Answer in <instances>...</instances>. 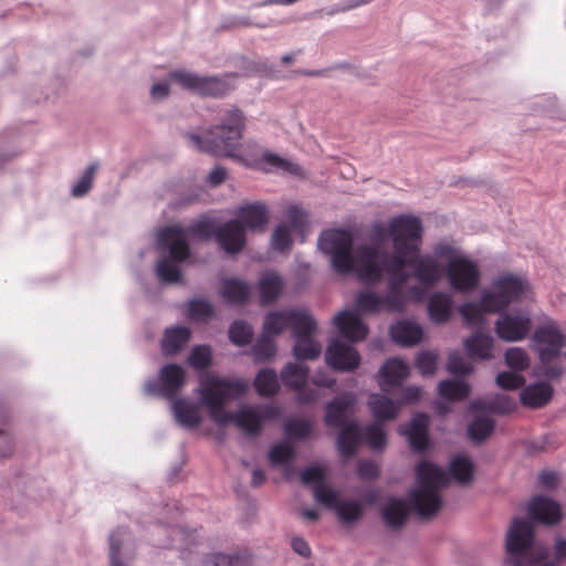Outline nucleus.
Returning a JSON list of instances; mask_svg holds the SVG:
<instances>
[{
    "label": "nucleus",
    "instance_id": "f257e3e1",
    "mask_svg": "<svg viewBox=\"0 0 566 566\" xmlns=\"http://www.w3.org/2000/svg\"><path fill=\"white\" fill-rule=\"evenodd\" d=\"M248 388L249 385L245 380L210 375L200 380L199 394L202 403L208 408L210 419L217 426L226 427L233 422L247 434L258 436L263 423L275 419L280 411L271 405L259 408L244 407L235 412L227 411V402L244 396Z\"/></svg>",
    "mask_w": 566,
    "mask_h": 566
},
{
    "label": "nucleus",
    "instance_id": "f03ea898",
    "mask_svg": "<svg viewBox=\"0 0 566 566\" xmlns=\"http://www.w3.org/2000/svg\"><path fill=\"white\" fill-rule=\"evenodd\" d=\"M290 328L295 339L293 355L298 360H314L322 353V345L315 340L317 322L307 310H284L271 312L263 323V335L253 346L258 359H271L276 353L273 336Z\"/></svg>",
    "mask_w": 566,
    "mask_h": 566
},
{
    "label": "nucleus",
    "instance_id": "7ed1b4c3",
    "mask_svg": "<svg viewBox=\"0 0 566 566\" xmlns=\"http://www.w3.org/2000/svg\"><path fill=\"white\" fill-rule=\"evenodd\" d=\"M394 253L390 270L400 272L407 266L413 269L416 280L427 286L434 285L441 277L442 271L438 261L431 255H420L422 243V222L418 217L400 214L390 221Z\"/></svg>",
    "mask_w": 566,
    "mask_h": 566
},
{
    "label": "nucleus",
    "instance_id": "20e7f679",
    "mask_svg": "<svg viewBox=\"0 0 566 566\" xmlns=\"http://www.w3.org/2000/svg\"><path fill=\"white\" fill-rule=\"evenodd\" d=\"M392 253L379 245H366L359 250V280L366 283H378L384 274L389 275L387 293L385 295L386 311L401 312L405 308L406 301L402 286L409 280V274L401 270L392 272L390 261Z\"/></svg>",
    "mask_w": 566,
    "mask_h": 566
},
{
    "label": "nucleus",
    "instance_id": "39448f33",
    "mask_svg": "<svg viewBox=\"0 0 566 566\" xmlns=\"http://www.w3.org/2000/svg\"><path fill=\"white\" fill-rule=\"evenodd\" d=\"M245 129V117L237 107L227 111L220 125L212 127L203 138L187 134L189 146L200 153L233 157L240 146Z\"/></svg>",
    "mask_w": 566,
    "mask_h": 566
},
{
    "label": "nucleus",
    "instance_id": "423d86ee",
    "mask_svg": "<svg viewBox=\"0 0 566 566\" xmlns=\"http://www.w3.org/2000/svg\"><path fill=\"white\" fill-rule=\"evenodd\" d=\"M416 476L419 486L409 494L410 506L420 517L434 516L442 505L439 490L448 484L449 478L440 467L428 461L418 464Z\"/></svg>",
    "mask_w": 566,
    "mask_h": 566
},
{
    "label": "nucleus",
    "instance_id": "0eeeda50",
    "mask_svg": "<svg viewBox=\"0 0 566 566\" xmlns=\"http://www.w3.org/2000/svg\"><path fill=\"white\" fill-rule=\"evenodd\" d=\"M533 348L537 353L542 374L551 379H559L565 374L562 364V350L566 347V334H564L553 319H547L536 327L532 336Z\"/></svg>",
    "mask_w": 566,
    "mask_h": 566
},
{
    "label": "nucleus",
    "instance_id": "6e6552de",
    "mask_svg": "<svg viewBox=\"0 0 566 566\" xmlns=\"http://www.w3.org/2000/svg\"><path fill=\"white\" fill-rule=\"evenodd\" d=\"M367 244L353 249V235L344 229L324 231L318 239L319 249L331 255L334 270L340 274L355 273L359 277V250Z\"/></svg>",
    "mask_w": 566,
    "mask_h": 566
},
{
    "label": "nucleus",
    "instance_id": "1a4fd4ad",
    "mask_svg": "<svg viewBox=\"0 0 566 566\" xmlns=\"http://www.w3.org/2000/svg\"><path fill=\"white\" fill-rule=\"evenodd\" d=\"M534 527L530 521L514 520L506 537V551L513 566H555L547 552L533 554Z\"/></svg>",
    "mask_w": 566,
    "mask_h": 566
},
{
    "label": "nucleus",
    "instance_id": "9d476101",
    "mask_svg": "<svg viewBox=\"0 0 566 566\" xmlns=\"http://www.w3.org/2000/svg\"><path fill=\"white\" fill-rule=\"evenodd\" d=\"M492 291L483 293V304L489 310L504 312L512 303L521 302L530 292L526 277L513 273L501 274L492 282Z\"/></svg>",
    "mask_w": 566,
    "mask_h": 566
},
{
    "label": "nucleus",
    "instance_id": "9b49d317",
    "mask_svg": "<svg viewBox=\"0 0 566 566\" xmlns=\"http://www.w3.org/2000/svg\"><path fill=\"white\" fill-rule=\"evenodd\" d=\"M169 77L182 88L202 96L222 97L233 90V86L226 78L219 76H200L191 72L177 70L170 72Z\"/></svg>",
    "mask_w": 566,
    "mask_h": 566
},
{
    "label": "nucleus",
    "instance_id": "f8f14e48",
    "mask_svg": "<svg viewBox=\"0 0 566 566\" xmlns=\"http://www.w3.org/2000/svg\"><path fill=\"white\" fill-rule=\"evenodd\" d=\"M186 384V373L180 365L167 364L160 371L157 380H148L144 390L147 395L160 396L168 400L177 399L178 394Z\"/></svg>",
    "mask_w": 566,
    "mask_h": 566
},
{
    "label": "nucleus",
    "instance_id": "ddd939ff",
    "mask_svg": "<svg viewBox=\"0 0 566 566\" xmlns=\"http://www.w3.org/2000/svg\"><path fill=\"white\" fill-rule=\"evenodd\" d=\"M447 277L453 290L468 293L479 286L481 273L473 261L467 258H455L448 263Z\"/></svg>",
    "mask_w": 566,
    "mask_h": 566
},
{
    "label": "nucleus",
    "instance_id": "4468645a",
    "mask_svg": "<svg viewBox=\"0 0 566 566\" xmlns=\"http://www.w3.org/2000/svg\"><path fill=\"white\" fill-rule=\"evenodd\" d=\"M532 328V321L527 313H503L495 322L496 335L505 342L524 339Z\"/></svg>",
    "mask_w": 566,
    "mask_h": 566
},
{
    "label": "nucleus",
    "instance_id": "2eb2a0df",
    "mask_svg": "<svg viewBox=\"0 0 566 566\" xmlns=\"http://www.w3.org/2000/svg\"><path fill=\"white\" fill-rule=\"evenodd\" d=\"M157 241L160 249L169 251V256L176 263L186 261L190 255L185 230L178 226H169L161 229Z\"/></svg>",
    "mask_w": 566,
    "mask_h": 566
},
{
    "label": "nucleus",
    "instance_id": "dca6fc26",
    "mask_svg": "<svg viewBox=\"0 0 566 566\" xmlns=\"http://www.w3.org/2000/svg\"><path fill=\"white\" fill-rule=\"evenodd\" d=\"M325 360L335 370L352 371L358 368L360 355L353 345L333 339L326 349Z\"/></svg>",
    "mask_w": 566,
    "mask_h": 566
},
{
    "label": "nucleus",
    "instance_id": "f3484780",
    "mask_svg": "<svg viewBox=\"0 0 566 566\" xmlns=\"http://www.w3.org/2000/svg\"><path fill=\"white\" fill-rule=\"evenodd\" d=\"M310 369L298 363H289L281 371V378L285 386L300 390L298 397L303 402H313L318 398L316 389H305L303 386L308 379Z\"/></svg>",
    "mask_w": 566,
    "mask_h": 566
},
{
    "label": "nucleus",
    "instance_id": "a211bd4d",
    "mask_svg": "<svg viewBox=\"0 0 566 566\" xmlns=\"http://www.w3.org/2000/svg\"><path fill=\"white\" fill-rule=\"evenodd\" d=\"M216 241L228 254H237L241 252L245 245L244 227L239 220H229L218 227Z\"/></svg>",
    "mask_w": 566,
    "mask_h": 566
},
{
    "label": "nucleus",
    "instance_id": "6ab92c4d",
    "mask_svg": "<svg viewBox=\"0 0 566 566\" xmlns=\"http://www.w3.org/2000/svg\"><path fill=\"white\" fill-rule=\"evenodd\" d=\"M356 397L353 394H343L325 407L324 421L327 427L340 428L347 424V418L354 412Z\"/></svg>",
    "mask_w": 566,
    "mask_h": 566
},
{
    "label": "nucleus",
    "instance_id": "aec40b11",
    "mask_svg": "<svg viewBox=\"0 0 566 566\" xmlns=\"http://www.w3.org/2000/svg\"><path fill=\"white\" fill-rule=\"evenodd\" d=\"M531 518L546 525H554L562 520V509L558 502L543 496H534L527 506Z\"/></svg>",
    "mask_w": 566,
    "mask_h": 566
},
{
    "label": "nucleus",
    "instance_id": "412c9836",
    "mask_svg": "<svg viewBox=\"0 0 566 566\" xmlns=\"http://www.w3.org/2000/svg\"><path fill=\"white\" fill-rule=\"evenodd\" d=\"M334 324L339 333L350 342L364 340L368 334V327L360 317L352 311H342L334 317Z\"/></svg>",
    "mask_w": 566,
    "mask_h": 566
},
{
    "label": "nucleus",
    "instance_id": "4be33fe9",
    "mask_svg": "<svg viewBox=\"0 0 566 566\" xmlns=\"http://www.w3.org/2000/svg\"><path fill=\"white\" fill-rule=\"evenodd\" d=\"M429 417L426 413H417L407 429H400V432L408 439L410 448L416 452H423L428 448L429 437Z\"/></svg>",
    "mask_w": 566,
    "mask_h": 566
},
{
    "label": "nucleus",
    "instance_id": "5701e85b",
    "mask_svg": "<svg viewBox=\"0 0 566 566\" xmlns=\"http://www.w3.org/2000/svg\"><path fill=\"white\" fill-rule=\"evenodd\" d=\"M238 219L244 229L263 231L268 221L269 212L266 206L260 202L240 207L237 211Z\"/></svg>",
    "mask_w": 566,
    "mask_h": 566
},
{
    "label": "nucleus",
    "instance_id": "b1692460",
    "mask_svg": "<svg viewBox=\"0 0 566 566\" xmlns=\"http://www.w3.org/2000/svg\"><path fill=\"white\" fill-rule=\"evenodd\" d=\"M363 442V430L355 421L340 427L337 437V447L339 453L345 458H352L357 452Z\"/></svg>",
    "mask_w": 566,
    "mask_h": 566
},
{
    "label": "nucleus",
    "instance_id": "393cba45",
    "mask_svg": "<svg viewBox=\"0 0 566 566\" xmlns=\"http://www.w3.org/2000/svg\"><path fill=\"white\" fill-rule=\"evenodd\" d=\"M368 407L376 422L379 423L396 419L400 411V403L379 394L370 395L368 399Z\"/></svg>",
    "mask_w": 566,
    "mask_h": 566
},
{
    "label": "nucleus",
    "instance_id": "a878e982",
    "mask_svg": "<svg viewBox=\"0 0 566 566\" xmlns=\"http://www.w3.org/2000/svg\"><path fill=\"white\" fill-rule=\"evenodd\" d=\"M191 331L186 326L166 328L161 339V352L165 356L178 354L190 340Z\"/></svg>",
    "mask_w": 566,
    "mask_h": 566
},
{
    "label": "nucleus",
    "instance_id": "bb28decb",
    "mask_svg": "<svg viewBox=\"0 0 566 566\" xmlns=\"http://www.w3.org/2000/svg\"><path fill=\"white\" fill-rule=\"evenodd\" d=\"M390 335L395 343L409 347L421 342L423 332L418 324L399 321L390 327Z\"/></svg>",
    "mask_w": 566,
    "mask_h": 566
},
{
    "label": "nucleus",
    "instance_id": "cd10ccee",
    "mask_svg": "<svg viewBox=\"0 0 566 566\" xmlns=\"http://www.w3.org/2000/svg\"><path fill=\"white\" fill-rule=\"evenodd\" d=\"M220 294L226 302L242 305L248 302L251 287L247 282L239 279H223L221 281Z\"/></svg>",
    "mask_w": 566,
    "mask_h": 566
},
{
    "label": "nucleus",
    "instance_id": "c85d7f7f",
    "mask_svg": "<svg viewBox=\"0 0 566 566\" xmlns=\"http://www.w3.org/2000/svg\"><path fill=\"white\" fill-rule=\"evenodd\" d=\"M553 387L545 382H537L525 387L521 391V402L530 408H541L549 402Z\"/></svg>",
    "mask_w": 566,
    "mask_h": 566
},
{
    "label": "nucleus",
    "instance_id": "c756f323",
    "mask_svg": "<svg viewBox=\"0 0 566 566\" xmlns=\"http://www.w3.org/2000/svg\"><path fill=\"white\" fill-rule=\"evenodd\" d=\"M282 277L273 272H265L259 281L260 302L263 305L274 303L283 291Z\"/></svg>",
    "mask_w": 566,
    "mask_h": 566
},
{
    "label": "nucleus",
    "instance_id": "7c9ffc66",
    "mask_svg": "<svg viewBox=\"0 0 566 566\" xmlns=\"http://www.w3.org/2000/svg\"><path fill=\"white\" fill-rule=\"evenodd\" d=\"M382 378V390L387 391L386 386H398L409 376V367L399 358L388 359L380 369Z\"/></svg>",
    "mask_w": 566,
    "mask_h": 566
},
{
    "label": "nucleus",
    "instance_id": "2f4dec72",
    "mask_svg": "<svg viewBox=\"0 0 566 566\" xmlns=\"http://www.w3.org/2000/svg\"><path fill=\"white\" fill-rule=\"evenodd\" d=\"M452 313V298L449 294L437 292L431 295L428 302V314L436 324H443L449 321Z\"/></svg>",
    "mask_w": 566,
    "mask_h": 566
},
{
    "label": "nucleus",
    "instance_id": "473e14b6",
    "mask_svg": "<svg viewBox=\"0 0 566 566\" xmlns=\"http://www.w3.org/2000/svg\"><path fill=\"white\" fill-rule=\"evenodd\" d=\"M465 349L471 358L490 359L493 347V338L489 334L475 333L464 343Z\"/></svg>",
    "mask_w": 566,
    "mask_h": 566
},
{
    "label": "nucleus",
    "instance_id": "72a5a7b5",
    "mask_svg": "<svg viewBox=\"0 0 566 566\" xmlns=\"http://www.w3.org/2000/svg\"><path fill=\"white\" fill-rule=\"evenodd\" d=\"M252 556L247 552H238L232 555L211 554L206 556L200 566H250Z\"/></svg>",
    "mask_w": 566,
    "mask_h": 566
},
{
    "label": "nucleus",
    "instance_id": "f704fd0d",
    "mask_svg": "<svg viewBox=\"0 0 566 566\" xmlns=\"http://www.w3.org/2000/svg\"><path fill=\"white\" fill-rule=\"evenodd\" d=\"M408 516V510L402 500H390L382 510V518L390 528H400Z\"/></svg>",
    "mask_w": 566,
    "mask_h": 566
},
{
    "label": "nucleus",
    "instance_id": "c9c22d12",
    "mask_svg": "<svg viewBox=\"0 0 566 566\" xmlns=\"http://www.w3.org/2000/svg\"><path fill=\"white\" fill-rule=\"evenodd\" d=\"M171 401L175 416L181 424L190 428L199 426L201 419L196 406L189 403L186 399L177 398Z\"/></svg>",
    "mask_w": 566,
    "mask_h": 566
},
{
    "label": "nucleus",
    "instance_id": "e433bc0d",
    "mask_svg": "<svg viewBox=\"0 0 566 566\" xmlns=\"http://www.w3.org/2000/svg\"><path fill=\"white\" fill-rule=\"evenodd\" d=\"M355 306L361 313H379L386 310L385 296H380L376 292L363 291L356 295Z\"/></svg>",
    "mask_w": 566,
    "mask_h": 566
},
{
    "label": "nucleus",
    "instance_id": "4c0bfd02",
    "mask_svg": "<svg viewBox=\"0 0 566 566\" xmlns=\"http://www.w3.org/2000/svg\"><path fill=\"white\" fill-rule=\"evenodd\" d=\"M254 388L263 397L276 395L280 388L276 373L270 368L260 370L254 379Z\"/></svg>",
    "mask_w": 566,
    "mask_h": 566
},
{
    "label": "nucleus",
    "instance_id": "58836bf2",
    "mask_svg": "<svg viewBox=\"0 0 566 566\" xmlns=\"http://www.w3.org/2000/svg\"><path fill=\"white\" fill-rule=\"evenodd\" d=\"M438 390L441 397L452 401L463 400L470 395V386L463 380H443Z\"/></svg>",
    "mask_w": 566,
    "mask_h": 566
},
{
    "label": "nucleus",
    "instance_id": "ea45409f",
    "mask_svg": "<svg viewBox=\"0 0 566 566\" xmlns=\"http://www.w3.org/2000/svg\"><path fill=\"white\" fill-rule=\"evenodd\" d=\"M459 312L468 325L482 323L485 313H499L497 311L489 310L488 305L483 304V295L480 302H467L462 304Z\"/></svg>",
    "mask_w": 566,
    "mask_h": 566
},
{
    "label": "nucleus",
    "instance_id": "a19ab883",
    "mask_svg": "<svg viewBox=\"0 0 566 566\" xmlns=\"http://www.w3.org/2000/svg\"><path fill=\"white\" fill-rule=\"evenodd\" d=\"M450 475L460 484H468L473 480L474 467L468 458L455 457L449 467Z\"/></svg>",
    "mask_w": 566,
    "mask_h": 566
},
{
    "label": "nucleus",
    "instance_id": "79ce46f5",
    "mask_svg": "<svg viewBox=\"0 0 566 566\" xmlns=\"http://www.w3.org/2000/svg\"><path fill=\"white\" fill-rule=\"evenodd\" d=\"M363 442L375 451L382 450L387 444V436L381 423L375 422L367 426L363 431Z\"/></svg>",
    "mask_w": 566,
    "mask_h": 566
},
{
    "label": "nucleus",
    "instance_id": "37998d69",
    "mask_svg": "<svg viewBox=\"0 0 566 566\" xmlns=\"http://www.w3.org/2000/svg\"><path fill=\"white\" fill-rule=\"evenodd\" d=\"M494 421L488 417L475 418L468 428L469 437L475 442H482L491 436L494 430Z\"/></svg>",
    "mask_w": 566,
    "mask_h": 566
},
{
    "label": "nucleus",
    "instance_id": "c03bdc74",
    "mask_svg": "<svg viewBox=\"0 0 566 566\" xmlns=\"http://www.w3.org/2000/svg\"><path fill=\"white\" fill-rule=\"evenodd\" d=\"M295 458V449L287 442L274 444L269 451V461L272 465H283Z\"/></svg>",
    "mask_w": 566,
    "mask_h": 566
},
{
    "label": "nucleus",
    "instance_id": "a18cd8bd",
    "mask_svg": "<svg viewBox=\"0 0 566 566\" xmlns=\"http://www.w3.org/2000/svg\"><path fill=\"white\" fill-rule=\"evenodd\" d=\"M156 272L160 281L166 283H178L181 280V272L176 262H170L167 258L158 260Z\"/></svg>",
    "mask_w": 566,
    "mask_h": 566
},
{
    "label": "nucleus",
    "instance_id": "49530a36",
    "mask_svg": "<svg viewBox=\"0 0 566 566\" xmlns=\"http://www.w3.org/2000/svg\"><path fill=\"white\" fill-rule=\"evenodd\" d=\"M253 336L252 327L242 321H237L229 328L230 340L238 346H244L251 343Z\"/></svg>",
    "mask_w": 566,
    "mask_h": 566
},
{
    "label": "nucleus",
    "instance_id": "de8ad7c7",
    "mask_svg": "<svg viewBox=\"0 0 566 566\" xmlns=\"http://www.w3.org/2000/svg\"><path fill=\"white\" fill-rule=\"evenodd\" d=\"M505 363L510 368L523 371L530 367L531 360L525 349L513 347L506 350Z\"/></svg>",
    "mask_w": 566,
    "mask_h": 566
},
{
    "label": "nucleus",
    "instance_id": "09e8293b",
    "mask_svg": "<svg viewBox=\"0 0 566 566\" xmlns=\"http://www.w3.org/2000/svg\"><path fill=\"white\" fill-rule=\"evenodd\" d=\"M212 359V353L209 346L198 345L192 348L188 356V363L196 369L207 368Z\"/></svg>",
    "mask_w": 566,
    "mask_h": 566
},
{
    "label": "nucleus",
    "instance_id": "8fccbe9b",
    "mask_svg": "<svg viewBox=\"0 0 566 566\" xmlns=\"http://www.w3.org/2000/svg\"><path fill=\"white\" fill-rule=\"evenodd\" d=\"M336 510L339 520L344 523L356 522L363 515L361 505L355 501L339 502Z\"/></svg>",
    "mask_w": 566,
    "mask_h": 566
},
{
    "label": "nucleus",
    "instance_id": "3c124183",
    "mask_svg": "<svg viewBox=\"0 0 566 566\" xmlns=\"http://www.w3.org/2000/svg\"><path fill=\"white\" fill-rule=\"evenodd\" d=\"M97 169H98V164H96V163L91 164L86 168L83 176L72 188L73 197H83L91 190Z\"/></svg>",
    "mask_w": 566,
    "mask_h": 566
},
{
    "label": "nucleus",
    "instance_id": "603ef678",
    "mask_svg": "<svg viewBox=\"0 0 566 566\" xmlns=\"http://www.w3.org/2000/svg\"><path fill=\"white\" fill-rule=\"evenodd\" d=\"M292 230L287 224H279L272 234L271 244L276 251L284 252L292 245Z\"/></svg>",
    "mask_w": 566,
    "mask_h": 566
},
{
    "label": "nucleus",
    "instance_id": "864d4df0",
    "mask_svg": "<svg viewBox=\"0 0 566 566\" xmlns=\"http://www.w3.org/2000/svg\"><path fill=\"white\" fill-rule=\"evenodd\" d=\"M312 426L308 421L302 419H291L284 424V432L290 438L304 440L310 437Z\"/></svg>",
    "mask_w": 566,
    "mask_h": 566
},
{
    "label": "nucleus",
    "instance_id": "5fc2aeb1",
    "mask_svg": "<svg viewBox=\"0 0 566 566\" xmlns=\"http://www.w3.org/2000/svg\"><path fill=\"white\" fill-rule=\"evenodd\" d=\"M217 230L218 227L216 226L214 221L205 219L190 226L187 232L193 238L209 240L211 238L216 239Z\"/></svg>",
    "mask_w": 566,
    "mask_h": 566
},
{
    "label": "nucleus",
    "instance_id": "6e6d98bb",
    "mask_svg": "<svg viewBox=\"0 0 566 566\" xmlns=\"http://www.w3.org/2000/svg\"><path fill=\"white\" fill-rule=\"evenodd\" d=\"M213 315V306L207 300H192L188 304V317L193 321L209 318Z\"/></svg>",
    "mask_w": 566,
    "mask_h": 566
},
{
    "label": "nucleus",
    "instance_id": "4d7b16f0",
    "mask_svg": "<svg viewBox=\"0 0 566 566\" xmlns=\"http://www.w3.org/2000/svg\"><path fill=\"white\" fill-rule=\"evenodd\" d=\"M263 159L266 164H269L273 167L280 168L284 171H287L292 175H300L302 172V168L300 165H297L296 163L286 160L276 154L266 151L263 154Z\"/></svg>",
    "mask_w": 566,
    "mask_h": 566
},
{
    "label": "nucleus",
    "instance_id": "13d9d810",
    "mask_svg": "<svg viewBox=\"0 0 566 566\" xmlns=\"http://www.w3.org/2000/svg\"><path fill=\"white\" fill-rule=\"evenodd\" d=\"M496 385L505 390H514L525 385V378L517 373L502 371L496 376Z\"/></svg>",
    "mask_w": 566,
    "mask_h": 566
},
{
    "label": "nucleus",
    "instance_id": "bf43d9fd",
    "mask_svg": "<svg viewBox=\"0 0 566 566\" xmlns=\"http://www.w3.org/2000/svg\"><path fill=\"white\" fill-rule=\"evenodd\" d=\"M488 408L500 415L511 413L516 409V401L507 395H497L488 403Z\"/></svg>",
    "mask_w": 566,
    "mask_h": 566
},
{
    "label": "nucleus",
    "instance_id": "052dcab7",
    "mask_svg": "<svg viewBox=\"0 0 566 566\" xmlns=\"http://www.w3.org/2000/svg\"><path fill=\"white\" fill-rule=\"evenodd\" d=\"M394 218H391L389 221H388V224L386 226L384 222L381 221H376L374 222L371 226H370V231H369V239H370V243L369 244H377L379 245L380 248L387 250L384 245V241L389 237L392 239L389 230H390V221L392 220Z\"/></svg>",
    "mask_w": 566,
    "mask_h": 566
},
{
    "label": "nucleus",
    "instance_id": "680f3d73",
    "mask_svg": "<svg viewBox=\"0 0 566 566\" xmlns=\"http://www.w3.org/2000/svg\"><path fill=\"white\" fill-rule=\"evenodd\" d=\"M315 500L329 509H336L339 501L334 490L325 484H318L314 488Z\"/></svg>",
    "mask_w": 566,
    "mask_h": 566
},
{
    "label": "nucleus",
    "instance_id": "e2e57ef3",
    "mask_svg": "<svg viewBox=\"0 0 566 566\" xmlns=\"http://www.w3.org/2000/svg\"><path fill=\"white\" fill-rule=\"evenodd\" d=\"M447 369L452 375H469L472 371V366L468 364L461 355L452 353L449 355Z\"/></svg>",
    "mask_w": 566,
    "mask_h": 566
},
{
    "label": "nucleus",
    "instance_id": "0e129e2a",
    "mask_svg": "<svg viewBox=\"0 0 566 566\" xmlns=\"http://www.w3.org/2000/svg\"><path fill=\"white\" fill-rule=\"evenodd\" d=\"M416 365L423 376L433 375L437 367V357L430 352L420 353L416 359Z\"/></svg>",
    "mask_w": 566,
    "mask_h": 566
},
{
    "label": "nucleus",
    "instance_id": "69168bd1",
    "mask_svg": "<svg viewBox=\"0 0 566 566\" xmlns=\"http://www.w3.org/2000/svg\"><path fill=\"white\" fill-rule=\"evenodd\" d=\"M285 217L290 222L289 227L291 230L300 231V232L303 231V229L305 227V222H306V216L302 211V209H300L296 206H291L286 210Z\"/></svg>",
    "mask_w": 566,
    "mask_h": 566
},
{
    "label": "nucleus",
    "instance_id": "338daca9",
    "mask_svg": "<svg viewBox=\"0 0 566 566\" xmlns=\"http://www.w3.org/2000/svg\"><path fill=\"white\" fill-rule=\"evenodd\" d=\"M120 531L114 532L109 537V560L111 566H125L120 560L119 554L122 548Z\"/></svg>",
    "mask_w": 566,
    "mask_h": 566
},
{
    "label": "nucleus",
    "instance_id": "774afa93",
    "mask_svg": "<svg viewBox=\"0 0 566 566\" xmlns=\"http://www.w3.org/2000/svg\"><path fill=\"white\" fill-rule=\"evenodd\" d=\"M324 479H325V471L322 468L316 467V465L305 469L301 475V480H302L303 484H306V485L312 484V483H315L316 485L324 484L323 483Z\"/></svg>",
    "mask_w": 566,
    "mask_h": 566
}]
</instances>
